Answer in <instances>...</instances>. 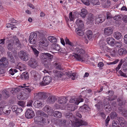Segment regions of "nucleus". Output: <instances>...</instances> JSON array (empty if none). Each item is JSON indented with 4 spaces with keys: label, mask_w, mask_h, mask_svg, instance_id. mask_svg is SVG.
Returning a JSON list of instances; mask_svg holds the SVG:
<instances>
[{
    "label": "nucleus",
    "mask_w": 127,
    "mask_h": 127,
    "mask_svg": "<svg viewBox=\"0 0 127 127\" xmlns=\"http://www.w3.org/2000/svg\"><path fill=\"white\" fill-rule=\"evenodd\" d=\"M41 120V117L40 116H38L35 117L34 118V121L35 123H36L37 124L39 123V122H40Z\"/></svg>",
    "instance_id": "nucleus-51"
},
{
    "label": "nucleus",
    "mask_w": 127,
    "mask_h": 127,
    "mask_svg": "<svg viewBox=\"0 0 127 127\" xmlns=\"http://www.w3.org/2000/svg\"><path fill=\"white\" fill-rule=\"evenodd\" d=\"M81 1L86 5H89L90 4V1L89 0H81Z\"/></svg>",
    "instance_id": "nucleus-59"
},
{
    "label": "nucleus",
    "mask_w": 127,
    "mask_h": 127,
    "mask_svg": "<svg viewBox=\"0 0 127 127\" xmlns=\"http://www.w3.org/2000/svg\"><path fill=\"white\" fill-rule=\"evenodd\" d=\"M54 116L56 117L60 118L62 116V114L59 111H55L54 112Z\"/></svg>",
    "instance_id": "nucleus-47"
},
{
    "label": "nucleus",
    "mask_w": 127,
    "mask_h": 127,
    "mask_svg": "<svg viewBox=\"0 0 127 127\" xmlns=\"http://www.w3.org/2000/svg\"><path fill=\"white\" fill-rule=\"evenodd\" d=\"M110 116L111 119H115L117 116V114L115 112H113L111 113Z\"/></svg>",
    "instance_id": "nucleus-48"
},
{
    "label": "nucleus",
    "mask_w": 127,
    "mask_h": 127,
    "mask_svg": "<svg viewBox=\"0 0 127 127\" xmlns=\"http://www.w3.org/2000/svg\"><path fill=\"white\" fill-rule=\"evenodd\" d=\"M21 77L22 79H26L29 78V76L27 73L25 72L22 74Z\"/></svg>",
    "instance_id": "nucleus-43"
},
{
    "label": "nucleus",
    "mask_w": 127,
    "mask_h": 127,
    "mask_svg": "<svg viewBox=\"0 0 127 127\" xmlns=\"http://www.w3.org/2000/svg\"><path fill=\"white\" fill-rule=\"evenodd\" d=\"M34 116V114L33 111L30 109H28L26 113L25 116L28 119L32 118Z\"/></svg>",
    "instance_id": "nucleus-14"
},
{
    "label": "nucleus",
    "mask_w": 127,
    "mask_h": 127,
    "mask_svg": "<svg viewBox=\"0 0 127 127\" xmlns=\"http://www.w3.org/2000/svg\"><path fill=\"white\" fill-rule=\"evenodd\" d=\"M38 33L39 34L37 39L38 45L42 48L47 47L49 45V42L47 39L44 36L42 33H40L38 32Z\"/></svg>",
    "instance_id": "nucleus-3"
},
{
    "label": "nucleus",
    "mask_w": 127,
    "mask_h": 127,
    "mask_svg": "<svg viewBox=\"0 0 127 127\" xmlns=\"http://www.w3.org/2000/svg\"><path fill=\"white\" fill-rule=\"evenodd\" d=\"M43 110L48 113L49 115H52L53 112V110L48 105L45 106L43 108Z\"/></svg>",
    "instance_id": "nucleus-19"
},
{
    "label": "nucleus",
    "mask_w": 127,
    "mask_h": 127,
    "mask_svg": "<svg viewBox=\"0 0 127 127\" xmlns=\"http://www.w3.org/2000/svg\"><path fill=\"white\" fill-rule=\"evenodd\" d=\"M38 33L39 34L37 39L38 45L42 48L47 47L49 45V42L47 39L44 36L42 33H40L38 32Z\"/></svg>",
    "instance_id": "nucleus-4"
},
{
    "label": "nucleus",
    "mask_w": 127,
    "mask_h": 127,
    "mask_svg": "<svg viewBox=\"0 0 127 127\" xmlns=\"http://www.w3.org/2000/svg\"><path fill=\"white\" fill-rule=\"evenodd\" d=\"M76 23L77 26L81 29L83 28L84 26L83 22L79 19H77L76 22Z\"/></svg>",
    "instance_id": "nucleus-24"
},
{
    "label": "nucleus",
    "mask_w": 127,
    "mask_h": 127,
    "mask_svg": "<svg viewBox=\"0 0 127 127\" xmlns=\"http://www.w3.org/2000/svg\"><path fill=\"white\" fill-rule=\"evenodd\" d=\"M66 118H68L71 122L72 121L74 122V124L76 127H79L81 125H86L87 123L81 120H77V118L74 117L72 113L71 112L67 113L65 115Z\"/></svg>",
    "instance_id": "nucleus-2"
},
{
    "label": "nucleus",
    "mask_w": 127,
    "mask_h": 127,
    "mask_svg": "<svg viewBox=\"0 0 127 127\" xmlns=\"http://www.w3.org/2000/svg\"><path fill=\"white\" fill-rule=\"evenodd\" d=\"M56 100V97L54 96H50L47 99V101L48 102L51 103H54Z\"/></svg>",
    "instance_id": "nucleus-28"
},
{
    "label": "nucleus",
    "mask_w": 127,
    "mask_h": 127,
    "mask_svg": "<svg viewBox=\"0 0 127 127\" xmlns=\"http://www.w3.org/2000/svg\"><path fill=\"white\" fill-rule=\"evenodd\" d=\"M104 108L106 111L108 112H109L111 110V106L109 105H105L104 106Z\"/></svg>",
    "instance_id": "nucleus-50"
},
{
    "label": "nucleus",
    "mask_w": 127,
    "mask_h": 127,
    "mask_svg": "<svg viewBox=\"0 0 127 127\" xmlns=\"http://www.w3.org/2000/svg\"><path fill=\"white\" fill-rule=\"evenodd\" d=\"M48 40L51 43H55L57 41V39L54 36H49L48 37Z\"/></svg>",
    "instance_id": "nucleus-45"
},
{
    "label": "nucleus",
    "mask_w": 127,
    "mask_h": 127,
    "mask_svg": "<svg viewBox=\"0 0 127 127\" xmlns=\"http://www.w3.org/2000/svg\"><path fill=\"white\" fill-rule=\"evenodd\" d=\"M66 75L69 78H71L72 80H74L75 78H77L75 73H71L70 72L67 73Z\"/></svg>",
    "instance_id": "nucleus-31"
},
{
    "label": "nucleus",
    "mask_w": 127,
    "mask_h": 127,
    "mask_svg": "<svg viewBox=\"0 0 127 127\" xmlns=\"http://www.w3.org/2000/svg\"><path fill=\"white\" fill-rule=\"evenodd\" d=\"M40 123H46L47 124H48L49 123V121L48 120H46L45 119L41 117V120Z\"/></svg>",
    "instance_id": "nucleus-55"
},
{
    "label": "nucleus",
    "mask_w": 127,
    "mask_h": 127,
    "mask_svg": "<svg viewBox=\"0 0 127 127\" xmlns=\"http://www.w3.org/2000/svg\"><path fill=\"white\" fill-rule=\"evenodd\" d=\"M41 55L43 57V58L46 59L49 61H51L53 58V56L48 53H42Z\"/></svg>",
    "instance_id": "nucleus-20"
},
{
    "label": "nucleus",
    "mask_w": 127,
    "mask_h": 127,
    "mask_svg": "<svg viewBox=\"0 0 127 127\" xmlns=\"http://www.w3.org/2000/svg\"><path fill=\"white\" fill-rule=\"evenodd\" d=\"M36 33L33 32H31L29 36V39L30 42L32 44L35 43L37 40V37Z\"/></svg>",
    "instance_id": "nucleus-8"
},
{
    "label": "nucleus",
    "mask_w": 127,
    "mask_h": 127,
    "mask_svg": "<svg viewBox=\"0 0 127 127\" xmlns=\"http://www.w3.org/2000/svg\"><path fill=\"white\" fill-rule=\"evenodd\" d=\"M2 111L5 114H6L7 115H8L9 114L11 111L10 110H6L4 109Z\"/></svg>",
    "instance_id": "nucleus-64"
},
{
    "label": "nucleus",
    "mask_w": 127,
    "mask_h": 127,
    "mask_svg": "<svg viewBox=\"0 0 127 127\" xmlns=\"http://www.w3.org/2000/svg\"><path fill=\"white\" fill-rule=\"evenodd\" d=\"M94 16L92 14H89L88 15L87 22L89 24L92 23L94 20Z\"/></svg>",
    "instance_id": "nucleus-25"
},
{
    "label": "nucleus",
    "mask_w": 127,
    "mask_h": 127,
    "mask_svg": "<svg viewBox=\"0 0 127 127\" xmlns=\"http://www.w3.org/2000/svg\"><path fill=\"white\" fill-rule=\"evenodd\" d=\"M9 72L10 74L12 75H13L15 73L17 72V71L16 69L11 68L10 69Z\"/></svg>",
    "instance_id": "nucleus-56"
},
{
    "label": "nucleus",
    "mask_w": 127,
    "mask_h": 127,
    "mask_svg": "<svg viewBox=\"0 0 127 127\" xmlns=\"http://www.w3.org/2000/svg\"><path fill=\"white\" fill-rule=\"evenodd\" d=\"M117 119L121 125V127H125L126 122L124 119L122 117H120L117 118Z\"/></svg>",
    "instance_id": "nucleus-26"
},
{
    "label": "nucleus",
    "mask_w": 127,
    "mask_h": 127,
    "mask_svg": "<svg viewBox=\"0 0 127 127\" xmlns=\"http://www.w3.org/2000/svg\"><path fill=\"white\" fill-rule=\"evenodd\" d=\"M19 57L23 61H27L29 59V55L27 52L21 51L18 53Z\"/></svg>",
    "instance_id": "nucleus-5"
},
{
    "label": "nucleus",
    "mask_w": 127,
    "mask_h": 127,
    "mask_svg": "<svg viewBox=\"0 0 127 127\" xmlns=\"http://www.w3.org/2000/svg\"><path fill=\"white\" fill-rule=\"evenodd\" d=\"M81 12L80 13L81 16L83 18H85L87 13V11L84 8L81 9Z\"/></svg>",
    "instance_id": "nucleus-38"
},
{
    "label": "nucleus",
    "mask_w": 127,
    "mask_h": 127,
    "mask_svg": "<svg viewBox=\"0 0 127 127\" xmlns=\"http://www.w3.org/2000/svg\"><path fill=\"white\" fill-rule=\"evenodd\" d=\"M114 19L116 20V21H119L121 19V17L119 15H116L115 17H113Z\"/></svg>",
    "instance_id": "nucleus-58"
},
{
    "label": "nucleus",
    "mask_w": 127,
    "mask_h": 127,
    "mask_svg": "<svg viewBox=\"0 0 127 127\" xmlns=\"http://www.w3.org/2000/svg\"><path fill=\"white\" fill-rule=\"evenodd\" d=\"M66 44L67 45V49L70 52H72L74 50V44L72 42L69 41V40L67 38L65 39Z\"/></svg>",
    "instance_id": "nucleus-9"
},
{
    "label": "nucleus",
    "mask_w": 127,
    "mask_h": 127,
    "mask_svg": "<svg viewBox=\"0 0 127 127\" xmlns=\"http://www.w3.org/2000/svg\"><path fill=\"white\" fill-rule=\"evenodd\" d=\"M95 106L96 107L97 109H99L101 108L103 106L102 103L101 102H100L95 105Z\"/></svg>",
    "instance_id": "nucleus-54"
},
{
    "label": "nucleus",
    "mask_w": 127,
    "mask_h": 127,
    "mask_svg": "<svg viewBox=\"0 0 127 127\" xmlns=\"http://www.w3.org/2000/svg\"><path fill=\"white\" fill-rule=\"evenodd\" d=\"M112 123L113 127H120L118 126V123L117 121H112Z\"/></svg>",
    "instance_id": "nucleus-57"
},
{
    "label": "nucleus",
    "mask_w": 127,
    "mask_h": 127,
    "mask_svg": "<svg viewBox=\"0 0 127 127\" xmlns=\"http://www.w3.org/2000/svg\"><path fill=\"white\" fill-rule=\"evenodd\" d=\"M75 52L76 53L74 56L75 58L78 61L81 62L84 61L85 60V56L84 54L85 52L84 49L81 47H77L74 50Z\"/></svg>",
    "instance_id": "nucleus-1"
},
{
    "label": "nucleus",
    "mask_w": 127,
    "mask_h": 127,
    "mask_svg": "<svg viewBox=\"0 0 127 127\" xmlns=\"http://www.w3.org/2000/svg\"><path fill=\"white\" fill-rule=\"evenodd\" d=\"M106 41L108 44L112 46H114L115 44V39L112 37H108L106 39Z\"/></svg>",
    "instance_id": "nucleus-22"
},
{
    "label": "nucleus",
    "mask_w": 127,
    "mask_h": 127,
    "mask_svg": "<svg viewBox=\"0 0 127 127\" xmlns=\"http://www.w3.org/2000/svg\"><path fill=\"white\" fill-rule=\"evenodd\" d=\"M67 100V99L66 98L62 97H60L59 99L58 102L59 104L63 105L66 103Z\"/></svg>",
    "instance_id": "nucleus-27"
},
{
    "label": "nucleus",
    "mask_w": 127,
    "mask_h": 127,
    "mask_svg": "<svg viewBox=\"0 0 127 127\" xmlns=\"http://www.w3.org/2000/svg\"><path fill=\"white\" fill-rule=\"evenodd\" d=\"M102 4L104 7H108L110 5V1L109 0H105L103 1Z\"/></svg>",
    "instance_id": "nucleus-40"
},
{
    "label": "nucleus",
    "mask_w": 127,
    "mask_h": 127,
    "mask_svg": "<svg viewBox=\"0 0 127 127\" xmlns=\"http://www.w3.org/2000/svg\"><path fill=\"white\" fill-rule=\"evenodd\" d=\"M118 53L120 55H124L127 54V52L125 49L121 48L118 50Z\"/></svg>",
    "instance_id": "nucleus-37"
},
{
    "label": "nucleus",
    "mask_w": 127,
    "mask_h": 127,
    "mask_svg": "<svg viewBox=\"0 0 127 127\" xmlns=\"http://www.w3.org/2000/svg\"><path fill=\"white\" fill-rule=\"evenodd\" d=\"M59 123L61 124V126H66V120L64 119H62L61 120H60Z\"/></svg>",
    "instance_id": "nucleus-53"
},
{
    "label": "nucleus",
    "mask_w": 127,
    "mask_h": 127,
    "mask_svg": "<svg viewBox=\"0 0 127 127\" xmlns=\"http://www.w3.org/2000/svg\"><path fill=\"white\" fill-rule=\"evenodd\" d=\"M43 81L39 84L41 86H44L49 84L52 81L51 77L49 76H46L43 78Z\"/></svg>",
    "instance_id": "nucleus-6"
},
{
    "label": "nucleus",
    "mask_w": 127,
    "mask_h": 127,
    "mask_svg": "<svg viewBox=\"0 0 127 127\" xmlns=\"http://www.w3.org/2000/svg\"><path fill=\"white\" fill-rule=\"evenodd\" d=\"M8 60H6V61H5L2 64L0 65V66L1 68L6 67L8 66Z\"/></svg>",
    "instance_id": "nucleus-46"
},
{
    "label": "nucleus",
    "mask_w": 127,
    "mask_h": 127,
    "mask_svg": "<svg viewBox=\"0 0 127 127\" xmlns=\"http://www.w3.org/2000/svg\"><path fill=\"white\" fill-rule=\"evenodd\" d=\"M2 95L4 99H6L10 96V94L8 91L6 90H3L2 91Z\"/></svg>",
    "instance_id": "nucleus-30"
},
{
    "label": "nucleus",
    "mask_w": 127,
    "mask_h": 127,
    "mask_svg": "<svg viewBox=\"0 0 127 127\" xmlns=\"http://www.w3.org/2000/svg\"><path fill=\"white\" fill-rule=\"evenodd\" d=\"M75 31L77 34L79 35L82 36L84 34L83 31L79 28H76L75 30Z\"/></svg>",
    "instance_id": "nucleus-36"
},
{
    "label": "nucleus",
    "mask_w": 127,
    "mask_h": 127,
    "mask_svg": "<svg viewBox=\"0 0 127 127\" xmlns=\"http://www.w3.org/2000/svg\"><path fill=\"white\" fill-rule=\"evenodd\" d=\"M44 59L42 60L43 64H44L45 67L46 68H49V66L50 65V62L48 60L43 58Z\"/></svg>",
    "instance_id": "nucleus-32"
},
{
    "label": "nucleus",
    "mask_w": 127,
    "mask_h": 127,
    "mask_svg": "<svg viewBox=\"0 0 127 127\" xmlns=\"http://www.w3.org/2000/svg\"><path fill=\"white\" fill-rule=\"evenodd\" d=\"M106 15L107 16V19L112 18H113L112 15L109 12H107L106 13Z\"/></svg>",
    "instance_id": "nucleus-62"
},
{
    "label": "nucleus",
    "mask_w": 127,
    "mask_h": 127,
    "mask_svg": "<svg viewBox=\"0 0 127 127\" xmlns=\"http://www.w3.org/2000/svg\"><path fill=\"white\" fill-rule=\"evenodd\" d=\"M83 100L82 98L73 97L70 99L69 102L71 103H74L75 105H78L80 102H83Z\"/></svg>",
    "instance_id": "nucleus-11"
},
{
    "label": "nucleus",
    "mask_w": 127,
    "mask_h": 127,
    "mask_svg": "<svg viewBox=\"0 0 127 127\" xmlns=\"http://www.w3.org/2000/svg\"><path fill=\"white\" fill-rule=\"evenodd\" d=\"M114 37L117 39H119L122 37V35L121 34L118 32H115L114 34Z\"/></svg>",
    "instance_id": "nucleus-33"
},
{
    "label": "nucleus",
    "mask_w": 127,
    "mask_h": 127,
    "mask_svg": "<svg viewBox=\"0 0 127 127\" xmlns=\"http://www.w3.org/2000/svg\"><path fill=\"white\" fill-rule=\"evenodd\" d=\"M36 115L38 116H42L45 117H47L48 116L45 114L44 112L40 110H38L36 112Z\"/></svg>",
    "instance_id": "nucleus-34"
},
{
    "label": "nucleus",
    "mask_w": 127,
    "mask_h": 127,
    "mask_svg": "<svg viewBox=\"0 0 127 127\" xmlns=\"http://www.w3.org/2000/svg\"><path fill=\"white\" fill-rule=\"evenodd\" d=\"M14 41L13 40H8L6 41L7 46V48L9 50H11L13 48Z\"/></svg>",
    "instance_id": "nucleus-18"
},
{
    "label": "nucleus",
    "mask_w": 127,
    "mask_h": 127,
    "mask_svg": "<svg viewBox=\"0 0 127 127\" xmlns=\"http://www.w3.org/2000/svg\"><path fill=\"white\" fill-rule=\"evenodd\" d=\"M55 76L58 77H61L63 75V73L61 71L56 70H54L53 71Z\"/></svg>",
    "instance_id": "nucleus-35"
},
{
    "label": "nucleus",
    "mask_w": 127,
    "mask_h": 127,
    "mask_svg": "<svg viewBox=\"0 0 127 127\" xmlns=\"http://www.w3.org/2000/svg\"><path fill=\"white\" fill-rule=\"evenodd\" d=\"M122 64V61H121L120 62H119V63L118 65V66L116 68V70L117 71L121 68V66Z\"/></svg>",
    "instance_id": "nucleus-61"
},
{
    "label": "nucleus",
    "mask_w": 127,
    "mask_h": 127,
    "mask_svg": "<svg viewBox=\"0 0 127 127\" xmlns=\"http://www.w3.org/2000/svg\"><path fill=\"white\" fill-rule=\"evenodd\" d=\"M112 29L110 27H107L104 29V33L105 35H110L112 33Z\"/></svg>",
    "instance_id": "nucleus-21"
},
{
    "label": "nucleus",
    "mask_w": 127,
    "mask_h": 127,
    "mask_svg": "<svg viewBox=\"0 0 127 127\" xmlns=\"http://www.w3.org/2000/svg\"><path fill=\"white\" fill-rule=\"evenodd\" d=\"M42 102L41 101L39 100H36L34 103L33 105L36 107L38 108L42 107Z\"/></svg>",
    "instance_id": "nucleus-29"
},
{
    "label": "nucleus",
    "mask_w": 127,
    "mask_h": 127,
    "mask_svg": "<svg viewBox=\"0 0 127 127\" xmlns=\"http://www.w3.org/2000/svg\"><path fill=\"white\" fill-rule=\"evenodd\" d=\"M7 54L8 58L9 61L11 62L14 63L15 62V60L12 53L10 52H7Z\"/></svg>",
    "instance_id": "nucleus-39"
},
{
    "label": "nucleus",
    "mask_w": 127,
    "mask_h": 127,
    "mask_svg": "<svg viewBox=\"0 0 127 127\" xmlns=\"http://www.w3.org/2000/svg\"><path fill=\"white\" fill-rule=\"evenodd\" d=\"M106 19V17L104 15H99L98 17H97L95 19L96 23L97 24L101 23L104 21Z\"/></svg>",
    "instance_id": "nucleus-16"
},
{
    "label": "nucleus",
    "mask_w": 127,
    "mask_h": 127,
    "mask_svg": "<svg viewBox=\"0 0 127 127\" xmlns=\"http://www.w3.org/2000/svg\"><path fill=\"white\" fill-rule=\"evenodd\" d=\"M20 86L22 88V90L26 91L28 93H30L33 89V87L28 86L27 84H26L21 85Z\"/></svg>",
    "instance_id": "nucleus-12"
},
{
    "label": "nucleus",
    "mask_w": 127,
    "mask_h": 127,
    "mask_svg": "<svg viewBox=\"0 0 127 127\" xmlns=\"http://www.w3.org/2000/svg\"><path fill=\"white\" fill-rule=\"evenodd\" d=\"M31 75L34 77V79L36 81L40 80L41 78V75L35 70H32L30 72Z\"/></svg>",
    "instance_id": "nucleus-10"
},
{
    "label": "nucleus",
    "mask_w": 127,
    "mask_h": 127,
    "mask_svg": "<svg viewBox=\"0 0 127 127\" xmlns=\"http://www.w3.org/2000/svg\"><path fill=\"white\" fill-rule=\"evenodd\" d=\"M69 18L70 21H73L74 18V16L72 15V12H70L69 14Z\"/></svg>",
    "instance_id": "nucleus-60"
},
{
    "label": "nucleus",
    "mask_w": 127,
    "mask_h": 127,
    "mask_svg": "<svg viewBox=\"0 0 127 127\" xmlns=\"http://www.w3.org/2000/svg\"><path fill=\"white\" fill-rule=\"evenodd\" d=\"M89 1L90 3L93 5H98L100 4L98 0H90Z\"/></svg>",
    "instance_id": "nucleus-42"
},
{
    "label": "nucleus",
    "mask_w": 127,
    "mask_h": 127,
    "mask_svg": "<svg viewBox=\"0 0 127 127\" xmlns=\"http://www.w3.org/2000/svg\"><path fill=\"white\" fill-rule=\"evenodd\" d=\"M31 47L34 55L36 57H37L38 56L39 52L38 51L34 46H31Z\"/></svg>",
    "instance_id": "nucleus-44"
},
{
    "label": "nucleus",
    "mask_w": 127,
    "mask_h": 127,
    "mask_svg": "<svg viewBox=\"0 0 127 127\" xmlns=\"http://www.w3.org/2000/svg\"><path fill=\"white\" fill-rule=\"evenodd\" d=\"M14 40L15 41V44L18 47L20 45V43L17 37H15L14 38Z\"/></svg>",
    "instance_id": "nucleus-52"
},
{
    "label": "nucleus",
    "mask_w": 127,
    "mask_h": 127,
    "mask_svg": "<svg viewBox=\"0 0 127 127\" xmlns=\"http://www.w3.org/2000/svg\"><path fill=\"white\" fill-rule=\"evenodd\" d=\"M88 38L89 40L91 39L92 37V33L91 31L88 30L86 32Z\"/></svg>",
    "instance_id": "nucleus-41"
},
{
    "label": "nucleus",
    "mask_w": 127,
    "mask_h": 127,
    "mask_svg": "<svg viewBox=\"0 0 127 127\" xmlns=\"http://www.w3.org/2000/svg\"><path fill=\"white\" fill-rule=\"evenodd\" d=\"M15 67V68L19 69L21 71L25 70L26 69L25 65L21 63L16 64Z\"/></svg>",
    "instance_id": "nucleus-15"
},
{
    "label": "nucleus",
    "mask_w": 127,
    "mask_h": 127,
    "mask_svg": "<svg viewBox=\"0 0 127 127\" xmlns=\"http://www.w3.org/2000/svg\"><path fill=\"white\" fill-rule=\"evenodd\" d=\"M8 106L5 101H3L0 102V111H2L5 108Z\"/></svg>",
    "instance_id": "nucleus-23"
},
{
    "label": "nucleus",
    "mask_w": 127,
    "mask_h": 127,
    "mask_svg": "<svg viewBox=\"0 0 127 127\" xmlns=\"http://www.w3.org/2000/svg\"><path fill=\"white\" fill-rule=\"evenodd\" d=\"M77 108V106H73L70 105L68 107L67 109L70 111H74Z\"/></svg>",
    "instance_id": "nucleus-49"
},
{
    "label": "nucleus",
    "mask_w": 127,
    "mask_h": 127,
    "mask_svg": "<svg viewBox=\"0 0 127 127\" xmlns=\"http://www.w3.org/2000/svg\"><path fill=\"white\" fill-rule=\"evenodd\" d=\"M18 104L22 107H23L24 106V103L23 101H19L18 102Z\"/></svg>",
    "instance_id": "nucleus-63"
},
{
    "label": "nucleus",
    "mask_w": 127,
    "mask_h": 127,
    "mask_svg": "<svg viewBox=\"0 0 127 127\" xmlns=\"http://www.w3.org/2000/svg\"><path fill=\"white\" fill-rule=\"evenodd\" d=\"M11 108L12 111L14 112H15L17 115L20 114L22 111V109L21 108H18L16 105L13 106Z\"/></svg>",
    "instance_id": "nucleus-17"
},
{
    "label": "nucleus",
    "mask_w": 127,
    "mask_h": 127,
    "mask_svg": "<svg viewBox=\"0 0 127 127\" xmlns=\"http://www.w3.org/2000/svg\"><path fill=\"white\" fill-rule=\"evenodd\" d=\"M28 65L31 67L35 68L38 66V62L35 60L32 59L29 61Z\"/></svg>",
    "instance_id": "nucleus-13"
},
{
    "label": "nucleus",
    "mask_w": 127,
    "mask_h": 127,
    "mask_svg": "<svg viewBox=\"0 0 127 127\" xmlns=\"http://www.w3.org/2000/svg\"><path fill=\"white\" fill-rule=\"evenodd\" d=\"M34 98L36 99H42L47 98L46 93L43 92L36 93L34 94Z\"/></svg>",
    "instance_id": "nucleus-7"
}]
</instances>
